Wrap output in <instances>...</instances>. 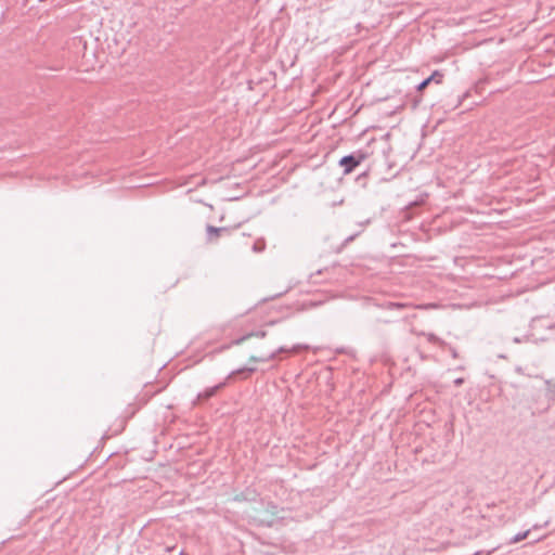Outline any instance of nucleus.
I'll list each match as a JSON object with an SVG mask.
<instances>
[{
    "label": "nucleus",
    "mask_w": 555,
    "mask_h": 555,
    "mask_svg": "<svg viewBox=\"0 0 555 555\" xmlns=\"http://www.w3.org/2000/svg\"><path fill=\"white\" fill-rule=\"evenodd\" d=\"M422 335L426 337L427 341H429V343H431L434 345H437L439 347L446 346V341L442 340L441 338H439L438 336H436L433 333H422Z\"/></svg>",
    "instance_id": "6"
},
{
    "label": "nucleus",
    "mask_w": 555,
    "mask_h": 555,
    "mask_svg": "<svg viewBox=\"0 0 555 555\" xmlns=\"http://www.w3.org/2000/svg\"><path fill=\"white\" fill-rule=\"evenodd\" d=\"M358 236V233L349 235L344 240L343 247L347 246L349 243H351L356 237Z\"/></svg>",
    "instance_id": "11"
},
{
    "label": "nucleus",
    "mask_w": 555,
    "mask_h": 555,
    "mask_svg": "<svg viewBox=\"0 0 555 555\" xmlns=\"http://www.w3.org/2000/svg\"><path fill=\"white\" fill-rule=\"evenodd\" d=\"M463 383H464V378H462V377L454 379V385L457 387L463 385Z\"/></svg>",
    "instance_id": "12"
},
{
    "label": "nucleus",
    "mask_w": 555,
    "mask_h": 555,
    "mask_svg": "<svg viewBox=\"0 0 555 555\" xmlns=\"http://www.w3.org/2000/svg\"><path fill=\"white\" fill-rule=\"evenodd\" d=\"M442 79H443V74L440 70H434L429 77H427L426 79H424L416 86V90L423 91L433 81L439 85L442 82Z\"/></svg>",
    "instance_id": "3"
},
{
    "label": "nucleus",
    "mask_w": 555,
    "mask_h": 555,
    "mask_svg": "<svg viewBox=\"0 0 555 555\" xmlns=\"http://www.w3.org/2000/svg\"><path fill=\"white\" fill-rule=\"evenodd\" d=\"M528 533H529V531L527 530V531H525V532H522V533H518V534H516V535L514 537V539H513V542H519V541H521V540L526 539V538H527V535H528Z\"/></svg>",
    "instance_id": "10"
},
{
    "label": "nucleus",
    "mask_w": 555,
    "mask_h": 555,
    "mask_svg": "<svg viewBox=\"0 0 555 555\" xmlns=\"http://www.w3.org/2000/svg\"><path fill=\"white\" fill-rule=\"evenodd\" d=\"M225 384H227L225 382H222L216 386L206 388L203 392H199L197 395V400L204 401V400L210 399L211 397H214L217 393L218 390L223 388L225 386Z\"/></svg>",
    "instance_id": "4"
},
{
    "label": "nucleus",
    "mask_w": 555,
    "mask_h": 555,
    "mask_svg": "<svg viewBox=\"0 0 555 555\" xmlns=\"http://www.w3.org/2000/svg\"><path fill=\"white\" fill-rule=\"evenodd\" d=\"M288 351L289 350L286 349L285 347H280L279 349H276L275 351L271 352L267 357L251 356L250 357V361H254V362H267V361H270V360H274L279 353L288 352Z\"/></svg>",
    "instance_id": "5"
},
{
    "label": "nucleus",
    "mask_w": 555,
    "mask_h": 555,
    "mask_svg": "<svg viewBox=\"0 0 555 555\" xmlns=\"http://www.w3.org/2000/svg\"><path fill=\"white\" fill-rule=\"evenodd\" d=\"M452 356H453L454 358H456V357H457V353H456V350H455V349H453V350H452Z\"/></svg>",
    "instance_id": "15"
},
{
    "label": "nucleus",
    "mask_w": 555,
    "mask_h": 555,
    "mask_svg": "<svg viewBox=\"0 0 555 555\" xmlns=\"http://www.w3.org/2000/svg\"><path fill=\"white\" fill-rule=\"evenodd\" d=\"M266 249V242L264 240L260 238V240H257L254 245H253V250L255 253H261Z\"/></svg>",
    "instance_id": "8"
},
{
    "label": "nucleus",
    "mask_w": 555,
    "mask_h": 555,
    "mask_svg": "<svg viewBox=\"0 0 555 555\" xmlns=\"http://www.w3.org/2000/svg\"><path fill=\"white\" fill-rule=\"evenodd\" d=\"M420 102H421V99H415L413 101V108H416Z\"/></svg>",
    "instance_id": "13"
},
{
    "label": "nucleus",
    "mask_w": 555,
    "mask_h": 555,
    "mask_svg": "<svg viewBox=\"0 0 555 555\" xmlns=\"http://www.w3.org/2000/svg\"><path fill=\"white\" fill-rule=\"evenodd\" d=\"M391 306L396 307V308H403L404 307V305L400 304V302L391 304Z\"/></svg>",
    "instance_id": "14"
},
{
    "label": "nucleus",
    "mask_w": 555,
    "mask_h": 555,
    "mask_svg": "<svg viewBox=\"0 0 555 555\" xmlns=\"http://www.w3.org/2000/svg\"><path fill=\"white\" fill-rule=\"evenodd\" d=\"M254 335H255V336H258V337H264L266 333H264V332H257V333L248 334V335H246V336H243V337H241V338L236 339V340L234 341V344L238 345V344H241L242 341H244L245 339H247L248 337L254 336Z\"/></svg>",
    "instance_id": "9"
},
{
    "label": "nucleus",
    "mask_w": 555,
    "mask_h": 555,
    "mask_svg": "<svg viewBox=\"0 0 555 555\" xmlns=\"http://www.w3.org/2000/svg\"><path fill=\"white\" fill-rule=\"evenodd\" d=\"M254 372H256V367H242V369H237V370H234L232 371L228 378H231L232 376L234 375H237V374H243V373H246L247 375H250L253 374Z\"/></svg>",
    "instance_id": "7"
},
{
    "label": "nucleus",
    "mask_w": 555,
    "mask_h": 555,
    "mask_svg": "<svg viewBox=\"0 0 555 555\" xmlns=\"http://www.w3.org/2000/svg\"><path fill=\"white\" fill-rule=\"evenodd\" d=\"M227 232H229V229L225 227L217 228L211 224H208L206 227L207 242H209V243L216 242L222 233H227Z\"/></svg>",
    "instance_id": "2"
},
{
    "label": "nucleus",
    "mask_w": 555,
    "mask_h": 555,
    "mask_svg": "<svg viewBox=\"0 0 555 555\" xmlns=\"http://www.w3.org/2000/svg\"><path fill=\"white\" fill-rule=\"evenodd\" d=\"M369 158V153L362 149L343 156L338 166L343 168V175L348 176L356 170L364 160Z\"/></svg>",
    "instance_id": "1"
}]
</instances>
